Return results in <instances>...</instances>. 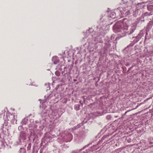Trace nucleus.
<instances>
[{
	"instance_id": "52",
	"label": "nucleus",
	"mask_w": 153,
	"mask_h": 153,
	"mask_svg": "<svg viewBox=\"0 0 153 153\" xmlns=\"http://www.w3.org/2000/svg\"><path fill=\"white\" fill-rule=\"evenodd\" d=\"M109 40L108 41V42H109Z\"/></svg>"
},
{
	"instance_id": "16",
	"label": "nucleus",
	"mask_w": 153,
	"mask_h": 153,
	"mask_svg": "<svg viewBox=\"0 0 153 153\" xmlns=\"http://www.w3.org/2000/svg\"><path fill=\"white\" fill-rule=\"evenodd\" d=\"M36 137V136L34 134V132L33 131H30V135L29 139L30 140L31 139H33V141H34L35 140Z\"/></svg>"
},
{
	"instance_id": "4",
	"label": "nucleus",
	"mask_w": 153,
	"mask_h": 153,
	"mask_svg": "<svg viewBox=\"0 0 153 153\" xmlns=\"http://www.w3.org/2000/svg\"><path fill=\"white\" fill-rule=\"evenodd\" d=\"M131 8L130 6L124 7H119L116 9L115 11L119 13L120 18L126 16L130 14V12L129 10Z\"/></svg>"
},
{
	"instance_id": "38",
	"label": "nucleus",
	"mask_w": 153,
	"mask_h": 153,
	"mask_svg": "<svg viewBox=\"0 0 153 153\" xmlns=\"http://www.w3.org/2000/svg\"><path fill=\"white\" fill-rule=\"evenodd\" d=\"M22 129V126H20L18 127V129L19 131H21Z\"/></svg>"
},
{
	"instance_id": "14",
	"label": "nucleus",
	"mask_w": 153,
	"mask_h": 153,
	"mask_svg": "<svg viewBox=\"0 0 153 153\" xmlns=\"http://www.w3.org/2000/svg\"><path fill=\"white\" fill-rule=\"evenodd\" d=\"M115 10H115V12H112L109 15L110 17L112 19H114L116 17L119 18V16H120L119 13H117Z\"/></svg>"
},
{
	"instance_id": "36",
	"label": "nucleus",
	"mask_w": 153,
	"mask_h": 153,
	"mask_svg": "<svg viewBox=\"0 0 153 153\" xmlns=\"http://www.w3.org/2000/svg\"><path fill=\"white\" fill-rule=\"evenodd\" d=\"M53 151L54 152H55V153H57V152L59 153V149L56 148V149H55L54 150H53Z\"/></svg>"
},
{
	"instance_id": "17",
	"label": "nucleus",
	"mask_w": 153,
	"mask_h": 153,
	"mask_svg": "<svg viewBox=\"0 0 153 153\" xmlns=\"http://www.w3.org/2000/svg\"><path fill=\"white\" fill-rule=\"evenodd\" d=\"M9 116L8 115H7V117L8 120H14L15 119V116L14 114H9Z\"/></svg>"
},
{
	"instance_id": "7",
	"label": "nucleus",
	"mask_w": 153,
	"mask_h": 153,
	"mask_svg": "<svg viewBox=\"0 0 153 153\" xmlns=\"http://www.w3.org/2000/svg\"><path fill=\"white\" fill-rule=\"evenodd\" d=\"M135 19V17L133 16H129L128 18H125L123 19L122 21L123 22V23L126 25L128 27L129 22H132L134 21Z\"/></svg>"
},
{
	"instance_id": "21",
	"label": "nucleus",
	"mask_w": 153,
	"mask_h": 153,
	"mask_svg": "<svg viewBox=\"0 0 153 153\" xmlns=\"http://www.w3.org/2000/svg\"><path fill=\"white\" fill-rule=\"evenodd\" d=\"M140 20L138 18H137L136 21L132 24V26H134L136 28L137 26V24L140 23Z\"/></svg>"
},
{
	"instance_id": "10",
	"label": "nucleus",
	"mask_w": 153,
	"mask_h": 153,
	"mask_svg": "<svg viewBox=\"0 0 153 153\" xmlns=\"http://www.w3.org/2000/svg\"><path fill=\"white\" fill-rule=\"evenodd\" d=\"M143 36V34L142 33L140 32L138 34V35L137 36L135 37L133 36L132 37V38H135V39L134 40V42H136V43L138 42L141 39L142 37Z\"/></svg>"
},
{
	"instance_id": "48",
	"label": "nucleus",
	"mask_w": 153,
	"mask_h": 153,
	"mask_svg": "<svg viewBox=\"0 0 153 153\" xmlns=\"http://www.w3.org/2000/svg\"><path fill=\"white\" fill-rule=\"evenodd\" d=\"M108 140L107 141H106L107 143H109V142H108Z\"/></svg>"
},
{
	"instance_id": "24",
	"label": "nucleus",
	"mask_w": 153,
	"mask_h": 153,
	"mask_svg": "<svg viewBox=\"0 0 153 153\" xmlns=\"http://www.w3.org/2000/svg\"><path fill=\"white\" fill-rule=\"evenodd\" d=\"M52 96V94H47L45 96V99L46 101H47V100L50 99Z\"/></svg>"
},
{
	"instance_id": "3",
	"label": "nucleus",
	"mask_w": 153,
	"mask_h": 153,
	"mask_svg": "<svg viewBox=\"0 0 153 153\" xmlns=\"http://www.w3.org/2000/svg\"><path fill=\"white\" fill-rule=\"evenodd\" d=\"M30 126L37 130L41 131L44 128L45 120H42L40 121V123H39L38 121H36L34 122L33 120L30 119Z\"/></svg>"
},
{
	"instance_id": "30",
	"label": "nucleus",
	"mask_w": 153,
	"mask_h": 153,
	"mask_svg": "<svg viewBox=\"0 0 153 153\" xmlns=\"http://www.w3.org/2000/svg\"><path fill=\"white\" fill-rule=\"evenodd\" d=\"M138 18L139 19V20H140V22H141V23L144 22L145 21V19H144V18H142L141 16L140 17Z\"/></svg>"
},
{
	"instance_id": "45",
	"label": "nucleus",
	"mask_w": 153,
	"mask_h": 153,
	"mask_svg": "<svg viewBox=\"0 0 153 153\" xmlns=\"http://www.w3.org/2000/svg\"><path fill=\"white\" fill-rule=\"evenodd\" d=\"M113 36H111V39H112V37H113Z\"/></svg>"
},
{
	"instance_id": "33",
	"label": "nucleus",
	"mask_w": 153,
	"mask_h": 153,
	"mask_svg": "<svg viewBox=\"0 0 153 153\" xmlns=\"http://www.w3.org/2000/svg\"><path fill=\"white\" fill-rule=\"evenodd\" d=\"M3 128L4 127V126L6 127L8 126V122L6 120L4 121V123L3 124Z\"/></svg>"
},
{
	"instance_id": "26",
	"label": "nucleus",
	"mask_w": 153,
	"mask_h": 153,
	"mask_svg": "<svg viewBox=\"0 0 153 153\" xmlns=\"http://www.w3.org/2000/svg\"><path fill=\"white\" fill-rule=\"evenodd\" d=\"M144 52L143 56H148V49L147 48H145V49L144 50Z\"/></svg>"
},
{
	"instance_id": "1",
	"label": "nucleus",
	"mask_w": 153,
	"mask_h": 153,
	"mask_svg": "<svg viewBox=\"0 0 153 153\" xmlns=\"http://www.w3.org/2000/svg\"><path fill=\"white\" fill-rule=\"evenodd\" d=\"M93 31L92 28H90L87 30L85 33V36L83 38L82 42L84 43L85 39L88 37L87 42L83 44V46L88 48L89 46H94L96 49H100L102 47L105 35L104 32V31L102 27L99 26L97 27L96 33H94Z\"/></svg>"
},
{
	"instance_id": "19",
	"label": "nucleus",
	"mask_w": 153,
	"mask_h": 153,
	"mask_svg": "<svg viewBox=\"0 0 153 153\" xmlns=\"http://www.w3.org/2000/svg\"><path fill=\"white\" fill-rule=\"evenodd\" d=\"M136 43V42H134V41L133 40L131 43H130L129 45H128L126 48H125L124 50V52L125 51H127L128 50L129 48H130L131 47L133 46Z\"/></svg>"
},
{
	"instance_id": "13",
	"label": "nucleus",
	"mask_w": 153,
	"mask_h": 153,
	"mask_svg": "<svg viewBox=\"0 0 153 153\" xmlns=\"http://www.w3.org/2000/svg\"><path fill=\"white\" fill-rule=\"evenodd\" d=\"M70 71H69V69L68 70H67L66 67H65L64 68V71L62 72V74L63 76H68Z\"/></svg>"
},
{
	"instance_id": "11",
	"label": "nucleus",
	"mask_w": 153,
	"mask_h": 153,
	"mask_svg": "<svg viewBox=\"0 0 153 153\" xmlns=\"http://www.w3.org/2000/svg\"><path fill=\"white\" fill-rule=\"evenodd\" d=\"M136 28L134 26H132L128 31V30L126 31V34H127L128 35H131L136 30Z\"/></svg>"
},
{
	"instance_id": "46",
	"label": "nucleus",
	"mask_w": 153,
	"mask_h": 153,
	"mask_svg": "<svg viewBox=\"0 0 153 153\" xmlns=\"http://www.w3.org/2000/svg\"><path fill=\"white\" fill-rule=\"evenodd\" d=\"M127 112H128V111H126V112H125V114H126V113Z\"/></svg>"
},
{
	"instance_id": "43",
	"label": "nucleus",
	"mask_w": 153,
	"mask_h": 153,
	"mask_svg": "<svg viewBox=\"0 0 153 153\" xmlns=\"http://www.w3.org/2000/svg\"><path fill=\"white\" fill-rule=\"evenodd\" d=\"M149 2H153V0H148Z\"/></svg>"
},
{
	"instance_id": "40",
	"label": "nucleus",
	"mask_w": 153,
	"mask_h": 153,
	"mask_svg": "<svg viewBox=\"0 0 153 153\" xmlns=\"http://www.w3.org/2000/svg\"><path fill=\"white\" fill-rule=\"evenodd\" d=\"M133 66H132L131 67H130L129 69L128 70V71H129L130 70L132 69L133 68Z\"/></svg>"
},
{
	"instance_id": "31",
	"label": "nucleus",
	"mask_w": 153,
	"mask_h": 153,
	"mask_svg": "<svg viewBox=\"0 0 153 153\" xmlns=\"http://www.w3.org/2000/svg\"><path fill=\"white\" fill-rule=\"evenodd\" d=\"M74 65V63L73 62H72L71 64L70 65H69L68 66V69H69V71H71L72 70Z\"/></svg>"
},
{
	"instance_id": "25",
	"label": "nucleus",
	"mask_w": 153,
	"mask_h": 153,
	"mask_svg": "<svg viewBox=\"0 0 153 153\" xmlns=\"http://www.w3.org/2000/svg\"><path fill=\"white\" fill-rule=\"evenodd\" d=\"M28 120L26 118H25L22 120V122H21V124L22 125H26L28 122Z\"/></svg>"
},
{
	"instance_id": "28",
	"label": "nucleus",
	"mask_w": 153,
	"mask_h": 153,
	"mask_svg": "<svg viewBox=\"0 0 153 153\" xmlns=\"http://www.w3.org/2000/svg\"><path fill=\"white\" fill-rule=\"evenodd\" d=\"M4 144L2 141L0 140V149H2L4 147Z\"/></svg>"
},
{
	"instance_id": "34",
	"label": "nucleus",
	"mask_w": 153,
	"mask_h": 153,
	"mask_svg": "<svg viewBox=\"0 0 153 153\" xmlns=\"http://www.w3.org/2000/svg\"><path fill=\"white\" fill-rule=\"evenodd\" d=\"M55 73L57 76H59L60 75V72L58 71H56Z\"/></svg>"
},
{
	"instance_id": "12",
	"label": "nucleus",
	"mask_w": 153,
	"mask_h": 153,
	"mask_svg": "<svg viewBox=\"0 0 153 153\" xmlns=\"http://www.w3.org/2000/svg\"><path fill=\"white\" fill-rule=\"evenodd\" d=\"M110 46L111 45L109 43H105V46L103 49V53H107Z\"/></svg>"
},
{
	"instance_id": "23",
	"label": "nucleus",
	"mask_w": 153,
	"mask_h": 153,
	"mask_svg": "<svg viewBox=\"0 0 153 153\" xmlns=\"http://www.w3.org/2000/svg\"><path fill=\"white\" fill-rule=\"evenodd\" d=\"M48 114H47L46 112H42L41 114V115L42 118H43V120H44V119L46 118V117Z\"/></svg>"
},
{
	"instance_id": "37",
	"label": "nucleus",
	"mask_w": 153,
	"mask_h": 153,
	"mask_svg": "<svg viewBox=\"0 0 153 153\" xmlns=\"http://www.w3.org/2000/svg\"><path fill=\"white\" fill-rule=\"evenodd\" d=\"M80 151H78V150L76 151H73L71 153H79Z\"/></svg>"
},
{
	"instance_id": "44",
	"label": "nucleus",
	"mask_w": 153,
	"mask_h": 153,
	"mask_svg": "<svg viewBox=\"0 0 153 153\" xmlns=\"http://www.w3.org/2000/svg\"><path fill=\"white\" fill-rule=\"evenodd\" d=\"M152 143H152V142H150V144H152Z\"/></svg>"
},
{
	"instance_id": "22",
	"label": "nucleus",
	"mask_w": 153,
	"mask_h": 153,
	"mask_svg": "<svg viewBox=\"0 0 153 153\" xmlns=\"http://www.w3.org/2000/svg\"><path fill=\"white\" fill-rule=\"evenodd\" d=\"M151 12L149 13H148V12H146L143 13L142 15L141 16L142 18H144L145 17H146V16H149L151 15H152L151 14Z\"/></svg>"
},
{
	"instance_id": "6",
	"label": "nucleus",
	"mask_w": 153,
	"mask_h": 153,
	"mask_svg": "<svg viewBox=\"0 0 153 153\" xmlns=\"http://www.w3.org/2000/svg\"><path fill=\"white\" fill-rule=\"evenodd\" d=\"M86 134L83 131H81L78 134L75 135L74 140L78 143H81L86 136Z\"/></svg>"
},
{
	"instance_id": "5",
	"label": "nucleus",
	"mask_w": 153,
	"mask_h": 153,
	"mask_svg": "<svg viewBox=\"0 0 153 153\" xmlns=\"http://www.w3.org/2000/svg\"><path fill=\"white\" fill-rule=\"evenodd\" d=\"M26 137L27 134L25 131H21L19 133L18 139L15 142V144L16 145H22L26 140Z\"/></svg>"
},
{
	"instance_id": "32",
	"label": "nucleus",
	"mask_w": 153,
	"mask_h": 153,
	"mask_svg": "<svg viewBox=\"0 0 153 153\" xmlns=\"http://www.w3.org/2000/svg\"><path fill=\"white\" fill-rule=\"evenodd\" d=\"M50 84L48 83H45V86L46 87V90L47 91L48 90H49L50 89Z\"/></svg>"
},
{
	"instance_id": "29",
	"label": "nucleus",
	"mask_w": 153,
	"mask_h": 153,
	"mask_svg": "<svg viewBox=\"0 0 153 153\" xmlns=\"http://www.w3.org/2000/svg\"><path fill=\"white\" fill-rule=\"evenodd\" d=\"M147 9L149 11H151L153 10V6L152 5H148L147 7Z\"/></svg>"
},
{
	"instance_id": "35",
	"label": "nucleus",
	"mask_w": 153,
	"mask_h": 153,
	"mask_svg": "<svg viewBox=\"0 0 153 153\" xmlns=\"http://www.w3.org/2000/svg\"><path fill=\"white\" fill-rule=\"evenodd\" d=\"M31 147V143H29L28 144V146L27 147V150H30V149Z\"/></svg>"
},
{
	"instance_id": "39",
	"label": "nucleus",
	"mask_w": 153,
	"mask_h": 153,
	"mask_svg": "<svg viewBox=\"0 0 153 153\" xmlns=\"http://www.w3.org/2000/svg\"><path fill=\"white\" fill-rule=\"evenodd\" d=\"M82 125V123L79 124L77 125V128H79L80 126H81Z\"/></svg>"
},
{
	"instance_id": "41",
	"label": "nucleus",
	"mask_w": 153,
	"mask_h": 153,
	"mask_svg": "<svg viewBox=\"0 0 153 153\" xmlns=\"http://www.w3.org/2000/svg\"><path fill=\"white\" fill-rule=\"evenodd\" d=\"M111 117L110 116H108L107 117V119H109Z\"/></svg>"
},
{
	"instance_id": "27",
	"label": "nucleus",
	"mask_w": 153,
	"mask_h": 153,
	"mask_svg": "<svg viewBox=\"0 0 153 153\" xmlns=\"http://www.w3.org/2000/svg\"><path fill=\"white\" fill-rule=\"evenodd\" d=\"M26 151L24 148H20L19 152V153H26Z\"/></svg>"
},
{
	"instance_id": "20",
	"label": "nucleus",
	"mask_w": 153,
	"mask_h": 153,
	"mask_svg": "<svg viewBox=\"0 0 153 153\" xmlns=\"http://www.w3.org/2000/svg\"><path fill=\"white\" fill-rule=\"evenodd\" d=\"M135 55L137 56H138L140 55L141 53V49L137 48L135 49Z\"/></svg>"
},
{
	"instance_id": "18",
	"label": "nucleus",
	"mask_w": 153,
	"mask_h": 153,
	"mask_svg": "<svg viewBox=\"0 0 153 153\" xmlns=\"http://www.w3.org/2000/svg\"><path fill=\"white\" fill-rule=\"evenodd\" d=\"M52 60L53 62V63L54 64H56L59 62L58 58L56 56H53L52 59Z\"/></svg>"
},
{
	"instance_id": "49",
	"label": "nucleus",
	"mask_w": 153,
	"mask_h": 153,
	"mask_svg": "<svg viewBox=\"0 0 153 153\" xmlns=\"http://www.w3.org/2000/svg\"><path fill=\"white\" fill-rule=\"evenodd\" d=\"M147 34H148V33L147 32H146V35H147Z\"/></svg>"
},
{
	"instance_id": "8",
	"label": "nucleus",
	"mask_w": 153,
	"mask_h": 153,
	"mask_svg": "<svg viewBox=\"0 0 153 153\" xmlns=\"http://www.w3.org/2000/svg\"><path fill=\"white\" fill-rule=\"evenodd\" d=\"M90 145V144H88V145L84 146L83 147V148H82V149L78 150V151H79V153H87L88 152H89V151L88 150H86L85 151H82L84 149H85L87 147L89 146ZM96 146L95 145H94L92 147H91V148H90V151H93V150H95V147ZM97 149L96 148V149Z\"/></svg>"
},
{
	"instance_id": "53",
	"label": "nucleus",
	"mask_w": 153,
	"mask_h": 153,
	"mask_svg": "<svg viewBox=\"0 0 153 153\" xmlns=\"http://www.w3.org/2000/svg\"><path fill=\"white\" fill-rule=\"evenodd\" d=\"M122 1H123V0H122Z\"/></svg>"
},
{
	"instance_id": "50",
	"label": "nucleus",
	"mask_w": 153,
	"mask_h": 153,
	"mask_svg": "<svg viewBox=\"0 0 153 153\" xmlns=\"http://www.w3.org/2000/svg\"><path fill=\"white\" fill-rule=\"evenodd\" d=\"M127 4H129V3H128V2H127Z\"/></svg>"
},
{
	"instance_id": "42",
	"label": "nucleus",
	"mask_w": 153,
	"mask_h": 153,
	"mask_svg": "<svg viewBox=\"0 0 153 153\" xmlns=\"http://www.w3.org/2000/svg\"><path fill=\"white\" fill-rule=\"evenodd\" d=\"M148 38H147V36H145V41Z\"/></svg>"
},
{
	"instance_id": "9",
	"label": "nucleus",
	"mask_w": 153,
	"mask_h": 153,
	"mask_svg": "<svg viewBox=\"0 0 153 153\" xmlns=\"http://www.w3.org/2000/svg\"><path fill=\"white\" fill-rule=\"evenodd\" d=\"M64 141L66 142H70L73 139V136L70 133H67L65 134L63 137Z\"/></svg>"
},
{
	"instance_id": "51",
	"label": "nucleus",
	"mask_w": 153,
	"mask_h": 153,
	"mask_svg": "<svg viewBox=\"0 0 153 153\" xmlns=\"http://www.w3.org/2000/svg\"><path fill=\"white\" fill-rule=\"evenodd\" d=\"M74 81H76V80L74 79Z\"/></svg>"
},
{
	"instance_id": "47",
	"label": "nucleus",
	"mask_w": 153,
	"mask_h": 153,
	"mask_svg": "<svg viewBox=\"0 0 153 153\" xmlns=\"http://www.w3.org/2000/svg\"><path fill=\"white\" fill-rule=\"evenodd\" d=\"M115 117H116V118H117L118 117V116H115Z\"/></svg>"
},
{
	"instance_id": "2",
	"label": "nucleus",
	"mask_w": 153,
	"mask_h": 153,
	"mask_svg": "<svg viewBox=\"0 0 153 153\" xmlns=\"http://www.w3.org/2000/svg\"><path fill=\"white\" fill-rule=\"evenodd\" d=\"M113 30L115 33H119L118 37L121 38L126 36L128 27L123 23L122 20L119 21L116 23L113 27Z\"/></svg>"
},
{
	"instance_id": "15",
	"label": "nucleus",
	"mask_w": 153,
	"mask_h": 153,
	"mask_svg": "<svg viewBox=\"0 0 153 153\" xmlns=\"http://www.w3.org/2000/svg\"><path fill=\"white\" fill-rule=\"evenodd\" d=\"M141 13V11L139 9H137L135 10V11H134L133 13V16L134 17H136L140 15Z\"/></svg>"
}]
</instances>
